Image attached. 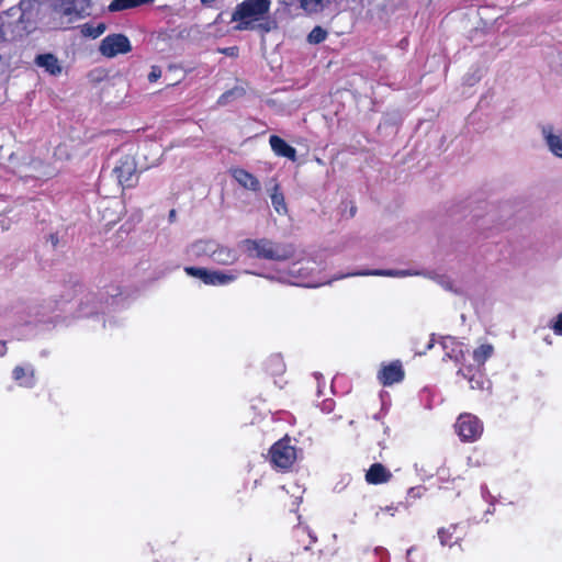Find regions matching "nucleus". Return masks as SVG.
<instances>
[{
    "mask_svg": "<svg viewBox=\"0 0 562 562\" xmlns=\"http://www.w3.org/2000/svg\"><path fill=\"white\" fill-rule=\"evenodd\" d=\"M247 257L269 261H286L294 257L295 248L292 244L277 243L269 238H247L240 243Z\"/></svg>",
    "mask_w": 562,
    "mask_h": 562,
    "instance_id": "obj_1",
    "label": "nucleus"
},
{
    "mask_svg": "<svg viewBox=\"0 0 562 562\" xmlns=\"http://www.w3.org/2000/svg\"><path fill=\"white\" fill-rule=\"evenodd\" d=\"M452 345L453 347L451 348V351H447L446 356L460 364L457 374L461 375L469 382L470 389L476 391H490L492 383L486 376L484 369L473 366L468 361L469 350H467V352L463 350V344L453 341Z\"/></svg>",
    "mask_w": 562,
    "mask_h": 562,
    "instance_id": "obj_2",
    "label": "nucleus"
},
{
    "mask_svg": "<svg viewBox=\"0 0 562 562\" xmlns=\"http://www.w3.org/2000/svg\"><path fill=\"white\" fill-rule=\"evenodd\" d=\"M90 7V0H54L48 23L53 29H68L74 22L89 15Z\"/></svg>",
    "mask_w": 562,
    "mask_h": 562,
    "instance_id": "obj_3",
    "label": "nucleus"
},
{
    "mask_svg": "<svg viewBox=\"0 0 562 562\" xmlns=\"http://www.w3.org/2000/svg\"><path fill=\"white\" fill-rule=\"evenodd\" d=\"M271 0H244L238 3L232 14L236 31L254 29V23L260 21L270 10Z\"/></svg>",
    "mask_w": 562,
    "mask_h": 562,
    "instance_id": "obj_4",
    "label": "nucleus"
},
{
    "mask_svg": "<svg viewBox=\"0 0 562 562\" xmlns=\"http://www.w3.org/2000/svg\"><path fill=\"white\" fill-rule=\"evenodd\" d=\"M293 562H314V553L310 552L311 547L317 541L315 533L304 525L299 524L292 531Z\"/></svg>",
    "mask_w": 562,
    "mask_h": 562,
    "instance_id": "obj_5",
    "label": "nucleus"
},
{
    "mask_svg": "<svg viewBox=\"0 0 562 562\" xmlns=\"http://www.w3.org/2000/svg\"><path fill=\"white\" fill-rule=\"evenodd\" d=\"M269 458L273 468L288 471L296 460V449L291 445V439L285 436L271 446Z\"/></svg>",
    "mask_w": 562,
    "mask_h": 562,
    "instance_id": "obj_6",
    "label": "nucleus"
},
{
    "mask_svg": "<svg viewBox=\"0 0 562 562\" xmlns=\"http://www.w3.org/2000/svg\"><path fill=\"white\" fill-rule=\"evenodd\" d=\"M456 431L463 442H474L481 438L483 434V424L474 415L461 414L454 425Z\"/></svg>",
    "mask_w": 562,
    "mask_h": 562,
    "instance_id": "obj_7",
    "label": "nucleus"
},
{
    "mask_svg": "<svg viewBox=\"0 0 562 562\" xmlns=\"http://www.w3.org/2000/svg\"><path fill=\"white\" fill-rule=\"evenodd\" d=\"M113 172L124 189L134 188L138 183L137 165L135 158L130 155L120 158Z\"/></svg>",
    "mask_w": 562,
    "mask_h": 562,
    "instance_id": "obj_8",
    "label": "nucleus"
},
{
    "mask_svg": "<svg viewBox=\"0 0 562 562\" xmlns=\"http://www.w3.org/2000/svg\"><path fill=\"white\" fill-rule=\"evenodd\" d=\"M132 50L128 37L121 33L106 35L100 43L99 52L102 56L113 58L120 54H127Z\"/></svg>",
    "mask_w": 562,
    "mask_h": 562,
    "instance_id": "obj_9",
    "label": "nucleus"
},
{
    "mask_svg": "<svg viewBox=\"0 0 562 562\" xmlns=\"http://www.w3.org/2000/svg\"><path fill=\"white\" fill-rule=\"evenodd\" d=\"M184 272L193 278L200 279L206 285H223L236 280L237 276L221 271H212L200 267H184Z\"/></svg>",
    "mask_w": 562,
    "mask_h": 562,
    "instance_id": "obj_10",
    "label": "nucleus"
},
{
    "mask_svg": "<svg viewBox=\"0 0 562 562\" xmlns=\"http://www.w3.org/2000/svg\"><path fill=\"white\" fill-rule=\"evenodd\" d=\"M465 535V527L461 524H450L449 526L441 527L437 530L440 544L449 548H452L453 546H461Z\"/></svg>",
    "mask_w": 562,
    "mask_h": 562,
    "instance_id": "obj_11",
    "label": "nucleus"
},
{
    "mask_svg": "<svg viewBox=\"0 0 562 562\" xmlns=\"http://www.w3.org/2000/svg\"><path fill=\"white\" fill-rule=\"evenodd\" d=\"M405 378V371L400 360H394L387 364H382L378 372V380L383 386H391L400 383Z\"/></svg>",
    "mask_w": 562,
    "mask_h": 562,
    "instance_id": "obj_12",
    "label": "nucleus"
},
{
    "mask_svg": "<svg viewBox=\"0 0 562 562\" xmlns=\"http://www.w3.org/2000/svg\"><path fill=\"white\" fill-rule=\"evenodd\" d=\"M41 2L38 0H21L19 2V23L23 25L24 30L34 27L40 14Z\"/></svg>",
    "mask_w": 562,
    "mask_h": 562,
    "instance_id": "obj_13",
    "label": "nucleus"
},
{
    "mask_svg": "<svg viewBox=\"0 0 562 562\" xmlns=\"http://www.w3.org/2000/svg\"><path fill=\"white\" fill-rule=\"evenodd\" d=\"M233 179L244 189L258 192L261 189V183L257 177L244 168H231L229 170Z\"/></svg>",
    "mask_w": 562,
    "mask_h": 562,
    "instance_id": "obj_14",
    "label": "nucleus"
},
{
    "mask_svg": "<svg viewBox=\"0 0 562 562\" xmlns=\"http://www.w3.org/2000/svg\"><path fill=\"white\" fill-rule=\"evenodd\" d=\"M366 481L372 485H380L392 480V472L382 463H373L366 472Z\"/></svg>",
    "mask_w": 562,
    "mask_h": 562,
    "instance_id": "obj_15",
    "label": "nucleus"
},
{
    "mask_svg": "<svg viewBox=\"0 0 562 562\" xmlns=\"http://www.w3.org/2000/svg\"><path fill=\"white\" fill-rule=\"evenodd\" d=\"M269 143L273 153L279 157H285L291 161H295L296 149L289 145L283 138L278 135H271L269 138Z\"/></svg>",
    "mask_w": 562,
    "mask_h": 562,
    "instance_id": "obj_16",
    "label": "nucleus"
},
{
    "mask_svg": "<svg viewBox=\"0 0 562 562\" xmlns=\"http://www.w3.org/2000/svg\"><path fill=\"white\" fill-rule=\"evenodd\" d=\"M542 135L551 153L562 157V131L554 133L552 125L542 126Z\"/></svg>",
    "mask_w": 562,
    "mask_h": 562,
    "instance_id": "obj_17",
    "label": "nucleus"
},
{
    "mask_svg": "<svg viewBox=\"0 0 562 562\" xmlns=\"http://www.w3.org/2000/svg\"><path fill=\"white\" fill-rule=\"evenodd\" d=\"M12 379L19 386L31 389L35 385V371L31 366H16L12 370Z\"/></svg>",
    "mask_w": 562,
    "mask_h": 562,
    "instance_id": "obj_18",
    "label": "nucleus"
},
{
    "mask_svg": "<svg viewBox=\"0 0 562 562\" xmlns=\"http://www.w3.org/2000/svg\"><path fill=\"white\" fill-rule=\"evenodd\" d=\"M34 61L38 67L44 68L49 75L58 76L61 74V66L54 54H40L35 57Z\"/></svg>",
    "mask_w": 562,
    "mask_h": 562,
    "instance_id": "obj_19",
    "label": "nucleus"
},
{
    "mask_svg": "<svg viewBox=\"0 0 562 562\" xmlns=\"http://www.w3.org/2000/svg\"><path fill=\"white\" fill-rule=\"evenodd\" d=\"M211 258L218 265H233L237 261L238 256L235 249L226 246H217L211 251Z\"/></svg>",
    "mask_w": 562,
    "mask_h": 562,
    "instance_id": "obj_20",
    "label": "nucleus"
},
{
    "mask_svg": "<svg viewBox=\"0 0 562 562\" xmlns=\"http://www.w3.org/2000/svg\"><path fill=\"white\" fill-rule=\"evenodd\" d=\"M265 370L272 376L282 375L285 372V363L281 355H271L265 362Z\"/></svg>",
    "mask_w": 562,
    "mask_h": 562,
    "instance_id": "obj_21",
    "label": "nucleus"
},
{
    "mask_svg": "<svg viewBox=\"0 0 562 562\" xmlns=\"http://www.w3.org/2000/svg\"><path fill=\"white\" fill-rule=\"evenodd\" d=\"M494 348L491 344H482L473 350L472 359L473 366L484 369L485 362L492 357Z\"/></svg>",
    "mask_w": 562,
    "mask_h": 562,
    "instance_id": "obj_22",
    "label": "nucleus"
},
{
    "mask_svg": "<svg viewBox=\"0 0 562 562\" xmlns=\"http://www.w3.org/2000/svg\"><path fill=\"white\" fill-rule=\"evenodd\" d=\"M154 1L155 0H113L109 4V10L111 12H117V11L137 8L143 4L153 3Z\"/></svg>",
    "mask_w": 562,
    "mask_h": 562,
    "instance_id": "obj_23",
    "label": "nucleus"
},
{
    "mask_svg": "<svg viewBox=\"0 0 562 562\" xmlns=\"http://www.w3.org/2000/svg\"><path fill=\"white\" fill-rule=\"evenodd\" d=\"M271 203L278 214H285L288 212L284 194L280 190V186L276 184L271 193Z\"/></svg>",
    "mask_w": 562,
    "mask_h": 562,
    "instance_id": "obj_24",
    "label": "nucleus"
},
{
    "mask_svg": "<svg viewBox=\"0 0 562 562\" xmlns=\"http://www.w3.org/2000/svg\"><path fill=\"white\" fill-rule=\"evenodd\" d=\"M79 29L82 36L97 38L105 32L106 25L103 22L98 23L97 25L85 23L80 25Z\"/></svg>",
    "mask_w": 562,
    "mask_h": 562,
    "instance_id": "obj_25",
    "label": "nucleus"
},
{
    "mask_svg": "<svg viewBox=\"0 0 562 562\" xmlns=\"http://www.w3.org/2000/svg\"><path fill=\"white\" fill-rule=\"evenodd\" d=\"M300 7L307 14L318 13L330 2V0H299Z\"/></svg>",
    "mask_w": 562,
    "mask_h": 562,
    "instance_id": "obj_26",
    "label": "nucleus"
},
{
    "mask_svg": "<svg viewBox=\"0 0 562 562\" xmlns=\"http://www.w3.org/2000/svg\"><path fill=\"white\" fill-rule=\"evenodd\" d=\"M327 37V31L322 26L317 25L307 35V42L310 44H321Z\"/></svg>",
    "mask_w": 562,
    "mask_h": 562,
    "instance_id": "obj_27",
    "label": "nucleus"
},
{
    "mask_svg": "<svg viewBox=\"0 0 562 562\" xmlns=\"http://www.w3.org/2000/svg\"><path fill=\"white\" fill-rule=\"evenodd\" d=\"M358 273H349L348 276H357ZM360 276H384V277H395L400 274H404L403 272H397L393 270H374L370 272H361Z\"/></svg>",
    "mask_w": 562,
    "mask_h": 562,
    "instance_id": "obj_28",
    "label": "nucleus"
},
{
    "mask_svg": "<svg viewBox=\"0 0 562 562\" xmlns=\"http://www.w3.org/2000/svg\"><path fill=\"white\" fill-rule=\"evenodd\" d=\"M555 335L562 336V312L557 315L555 322L551 326Z\"/></svg>",
    "mask_w": 562,
    "mask_h": 562,
    "instance_id": "obj_29",
    "label": "nucleus"
},
{
    "mask_svg": "<svg viewBox=\"0 0 562 562\" xmlns=\"http://www.w3.org/2000/svg\"><path fill=\"white\" fill-rule=\"evenodd\" d=\"M161 77V69L159 66H153L150 72L148 74L149 82H155Z\"/></svg>",
    "mask_w": 562,
    "mask_h": 562,
    "instance_id": "obj_30",
    "label": "nucleus"
},
{
    "mask_svg": "<svg viewBox=\"0 0 562 562\" xmlns=\"http://www.w3.org/2000/svg\"><path fill=\"white\" fill-rule=\"evenodd\" d=\"M200 1L204 7H212L213 2H215L216 0H200Z\"/></svg>",
    "mask_w": 562,
    "mask_h": 562,
    "instance_id": "obj_31",
    "label": "nucleus"
},
{
    "mask_svg": "<svg viewBox=\"0 0 562 562\" xmlns=\"http://www.w3.org/2000/svg\"><path fill=\"white\" fill-rule=\"evenodd\" d=\"M236 49V47H228L223 49L222 52L227 55H233V52Z\"/></svg>",
    "mask_w": 562,
    "mask_h": 562,
    "instance_id": "obj_32",
    "label": "nucleus"
},
{
    "mask_svg": "<svg viewBox=\"0 0 562 562\" xmlns=\"http://www.w3.org/2000/svg\"><path fill=\"white\" fill-rule=\"evenodd\" d=\"M175 217H176V210H171L169 212V220L172 222L175 220Z\"/></svg>",
    "mask_w": 562,
    "mask_h": 562,
    "instance_id": "obj_33",
    "label": "nucleus"
},
{
    "mask_svg": "<svg viewBox=\"0 0 562 562\" xmlns=\"http://www.w3.org/2000/svg\"><path fill=\"white\" fill-rule=\"evenodd\" d=\"M232 92H227V93H224L223 95H221L220 100H218V103H224L223 102V99H225L228 94H231Z\"/></svg>",
    "mask_w": 562,
    "mask_h": 562,
    "instance_id": "obj_34",
    "label": "nucleus"
}]
</instances>
